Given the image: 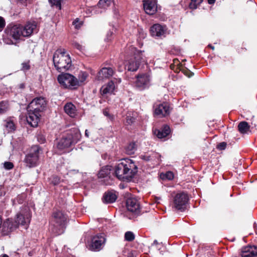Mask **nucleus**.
Wrapping results in <instances>:
<instances>
[{
  "instance_id": "nucleus-1",
  "label": "nucleus",
  "mask_w": 257,
  "mask_h": 257,
  "mask_svg": "<svg viewBox=\"0 0 257 257\" xmlns=\"http://www.w3.org/2000/svg\"><path fill=\"white\" fill-rule=\"evenodd\" d=\"M31 217L29 209L25 207L24 210L17 215V220L12 218L6 219L2 226V232L4 235H8L16 229L19 225L27 228Z\"/></svg>"
},
{
  "instance_id": "nucleus-2",
  "label": "nucleus",
  "mask_w": 257,
  "mask_h": 257,
  "mask_svg": "<svg viewBox=\"0 0 257 257\" xmlns=\"http://www.w3.org/2000/svg\"><path fill=\"white\" fill-rule=\"evenodd\" d=\"M38 31L36 22H28L24 26L20 24H11L5 30L6 34L17 40L21 37H30L33 33Z\"/></svg>"
},
{
  "instance_id": "nucleus-3",
  "label": "nucleus",
  "mask_w": 257,
  "mask_h": 257,
  "mask_svg": "<svg viewBox=\"0 0 257 257\" xmlns=\"http://www.w3.org/2000/svg\"><path fill=\"white\" fill-rule=\"evenodd\" d=\"M137 172V166L133 160L128 159L121 160L115 167V175L120 180H131Z\"/></svg>"
},
{
  "instance_id": "nucleus-4",
  "label": "nucleus",
  "mask_w": 257,
  "mask_h": 257,
  "mask_svg": "<svg viewBox=\"0 0 257 257\" xmlns=\"http://www.w3.org/2000/svg\"><path fill=\"white\" fill-rule=\"evenodd\" d=\"M53 60L55 67L59 72L67 71L71 66V58L63 49L56 51L53 55Z\"/></svg>"
},
{
  "instance_id": "nucleus-5",
  "label": "nucleus",
  "mask_w": 257,
  "mask_h": 257,
  "mask_svg": "<svg viewBox=\"0 0 257 257\" xmlns=\"http://www.w3.org/2000/svg\"><path fill=\"white\" fill-rule=\"evenodd\" d=\"M67 216L61 211L53 212L50 222L52 231L56 235L64 232L67 223Z\"/></svg>"
},
{
  "instance_id": "nucleus-6",
  "label": "nucleus",
  "mask_w": 257,
  "mask_h": 257,
  "mask_svg": "<svg viewBox=\"0 0 257 257\" xmlns=\"http://www.w3.org/2000/svg\"><path fill=\"white\" fill-rule=\"evenodd\" d=\"M81 137L79 130L77 128H73L67 132L66 136H63L59 141L57 147L61 150L68 148L72 145L77 143L80 140Z\"/></svg>"
},
{
  "instance_id": "nucleus-7",
  "label": "nucleus",
  "mask_w": 257,
  "mask_h": 257,
  "mask_svg": "<svg viewBox=\"0 0 257 257\" xmlns=\"http://www.w3.org/2000/svg\"><path fill=\"white\" fill-rule=\"evenodd\" d=\"M130 51L132 57L128 60L125 66L128 71H135L138 69L141 63L147 61L146 58L143 56L142 51L137 50L134 47H131Z\"/></svg>"
},
{
  "instance_id": "nucleus-8",
  "label": "nucleus",
  "mask_w": 257,
  "mask_h": 257,
  "mask_svg": "<svg viewBox=\"0 0 257 257\" xmlns=\"http://www.w3.org/2000/svg\"><path fill=\"white\" fill-rule=\"evenodd\" d=\"M40 151V148L37 145L33 146L30 148L24 159L27 166L32 168L38 165Z\"/></svg>"
},
{
  "instance_id": "nucleus-9",
  "label": "nucleus",
  "mask_w": 257,
  "mask_h": 257,
  "mask_svg": "<svg viewBox=\"0 0 257 257\" xmlns=\"http://www.w3.org/2000/svg\"><path fill=\"white\" fill-rule=\"evenodd\" d=\"M189 199V196L186 192H180L177 193L173 198L172 208L181 211H184Z\"/></svg>"
},
{
  "instance_id": "nucleus-10",
  "label": "nucleus",
  "mask_w": 257,
  "mask_h": 257,
  "mask_svg": "<svg viewBox=\"0 0 257 257\" xmlns=\"http://www.w3.org/2000/svg\"><path fill=\"white\" fill-rule=\"evenodd\" d=\"M57 79L59 83L65 88L75 89L78 86L77 79L70 74L64 73L59 75Z\"/></svg>"
},
{
  "instance_id": "nucleus-11",
  "label": "nucleus",
  "mask_w": 257,
  "mask_h": 257,
  "mask_svg": "<svg viewBox=\"0 0 257 257\" xmlns=\"http://www.w3.org/2000/svg\"><path fill=\"white\" fill-rule=\"evenodd\" d=\"M46 104L47 102L45 98L38 97L32 100L28 105V108L29 110L40 113L45 109Z\"/></svg>"
},
{
  "instance_id": "nucleus-12",
  "label": "nucleus",
  "mask_w": 257,
  "mask_h": 257,
  "mask_svg": "<svg viewBox=\"0 0 257 257\" xmlns=\"http://www.w3.org/2000/svg\"><path fill=\"white\" fill-rule=\"evenodd\" d=\"M151 85V77L148 74H142L137 77L135 86L139 90L148 88Z\"/></svg>"
},
{
  "instance_id": "nucleus-13",
  "label": "nucleus",
  "mask_w": 257,
  "mask_h": 257,
  "mask_svg": "<svg viewBox=\"0 0 257 257\" xmlns=\"http://www.w3.org/2000/svg\"><path fill=\"white\" fill-rule=\"evenodd\" d=\"M105 242V238L102 234L94 236L90 245V249L92 251H99L102 249Z\"/></svg>"
},
{
  "instance_id": "nucleus-14",
  "label": "nucleus",
  "mask_w": 257,
  "mask_h": 257,
  "mask_svg": "<svg viewBox=\"0 0 257 257\" xmlns=\"http://www.w3.org/2000/svg\"><path fill=\"white\" fill-rule=\"evenodd\" d=\"M154 107L155 114L160 117L167 116L170 112V107L167 103H156Z\"/></svg>"
},
{
  "instance_id": "nucleus-15",
  "label": "nucleus",
  "mask_w": 257,
  "mask_h": 257,
  "mask_svg": "<svg viewBox=\"0 0 257 257\" xmlns=\"http://www.w3.org/2000/svg\"><path fill=\"white\" fill-rule=\"evenodd\" d=\"M120 82V78H114L113 80L108 82L107 84L101 87L100 90L101 94L103 95L111 94L113 93L115 88V85Z\"/></svg>"
},
{
  "instance_id": "nucleus-16",
  "label": "nucleus",
  "mask_w": 257,
  "mask_h": 257,
  "mask_svg": "<svg viewBox=\"0 0 257 257\" xmlns=\"http://www.w3.org/2000/svg\"><path fill=\"white\" fill-rule=\"evenodd\" d=\"M143 6L145 12L148 15H154L158 10L156 0H144Z\"/></svg>"
},
{
  "instance_id": "nucleus-17",
  "label": "nucleus",
  "mask_w": 257,
  "mask_h": 257,
  "mask_svg": "<svg viewBox=\"0 0 257 257\" xmlns=\"http://www.w3.org/2000/svg\"><path fill=\"white\" fill-rule=\"evenodd\" d=\"M167 28L164 25L159 24H154L151 27L150 32L153 37H164L166 33Z\"/></svg>"
},
{
  "instance_id": "nucleus-18",
  "label": "nucleus",
  "mask_w": 257,
  "mask_h": 257,
  "mask_svg": "<svg viewBox=\"0 0 257 257\" xmlns=\"http://www.w3.org/2000/svg\"><path fill=\"white\" fill-rule=\"evenodd\" d=\"M28 109V115L26 119L28 123L33 127H36L38 126V122L40 121V114L39 112H36L35 111H33Z\"/></svg>"
},
{
  "instance_id": "nucleus-19",
  "label": "nucleus",
  "mask_w": 257,
  "mask_h": 257,
  "mask_svg": "<svg viewBox=\"0 0 257 257\" xmlns=\"http://www.w3.org/2000/svg\"><path fill=\"white\" fill-rule=\"evenodd\" d=\"M126 206L127 210L129 211L134 213L136 214H139L140 213V204L136 198H128L126 200Z\"/></svg>"
},
{
  "instance_id": "nucleus-20",
  "label": "nucleus",
  "mask_w": 257,
  "mask_h": 257,
  "mask_svg": "<svg viewBox=\"0 0 257 257\" xmlns=\"http://www.w3.org/2000/svg\"><path fill=\"white\" fill-rule=\"evenodd\" d=\"M240 255L241 257H256L257 246H247L242 248Z\"/></svg>"
},
{
  "instance_id": "nucleus-21",
  "label": "nucleus",
  "mask_w": 257,
  "mask_h": 257,
  "mask_svg": "<svg viewBox=\"0 0 257 257\" xmlns=\"http://www.w3.org/2000/svg\"><path fill=\"white\" fill-rule=\"evenodd\" d=\"M114 71L110 67H104L98 73L97 78L98 80L103 78H108L113 74Z\"/></svg>"
},
{
  "instance_id": "nucleus-22",
  "label": "nucleus",
  "mask_w": 257,
  "mask_h": 257,
  "mask_svg": "<svg viewBox=\"0 0 257 257\" xmlns=\"http://www.w3.org/2000/svg\"><path fill=\"white\" fill-rule=\"evenodd\" d=\"M64 109L66 113L71 117H75L77 115V109L75 106L71 102L67 103Z\"/></svg>"
},
{
  "instance_id": "nucleus-23",
  "label": "nucleus",
  "mask_w": 257,
  "mask_h": 257,
  "mask_svg": "<svg viewBox=\"0 0 257 257\" xmlns=\"http://www.w3.org/2000/svg\"><path fill=\"white\" fill-rule=\"evenodd\" d=\"M117 198L116 195L113 191L105 192L103 196L102 201L105 203H112L115 201Z\"/></svg>"
},
{
  "instance_id": "nucleus-24",
  "label": "nucleus",
  "mask_w": 257,
  "mask_h": 257,
  "mask_svg": "<svg viewBox=\"0 0 257 257\" xmlns=\"http://www.w3.org/2000/svg\"><path fill=\"white\" fill-rule=\"evenodd\" d=\"M155 134L159 139H163L168 136L170 133V128L168 125L164 126L161 130H157L154 132Z\"/></svg>"
},
{
  "instance_id": "nucleus-25",
  "label": "nucleus",
  "mask_w": 257,
  "mask_h": 257,
  "mask_svg": "<svg viewBox=\"0 0 257 257\" xmlns=\"http://www.w3.org/2000/svg\"><path fill=\"white\" fill-rule=\"evenodd\" d=\"M159 155L156 153H152L151 155L146 154L145 155H142L140 158L146 161H156L157 163H159Z\"/></svg>"
},
{
  "instance_id": "nucleus-26",
  "label": "nucleus",
  "mask_w": 257,
  "mask_h": 257,
  "mask_svg": "<svg viewBox=\"0 0 257 257\" xmlns=\"http://www.w3.org/2000/svg\"><path fill=\"white\" fill-rule=\"evenodd\" d=\"M111 169L112 167L110 166L102 167L98 174V177L103 178L107 177L110 174Z\"/></svg>"
},
{
  "instance_id": "nucleus-27",
  "label": "nucleus",
  "mask_w": 257,
  "mask_h": 257,
  "mask_svg": "<svg viewBox=\"0 0 257 257\" xmlns=\"http://www.w3.org/2000/svg\"><path fill=\"white\" fill-rule=\"evenodd\" d=\"M250 126L246 121H241L238 125V131L241 134H245L249 131Z\"/></svg>"
},
{
  "instance_id": "nucleus-28",
  "label": "nucleus",
  "mask_w": 257,
  "mask_h": 257,
  "mask_svg": "<svg viewBox=\"0 0 257 257\" xmlns=\"http://www.w3.org/2000/svg\"><path fill=\"white\" fill-rule=\"evenodd\" d=\"M125 150L127 155H133L137 150V145L135 143H131L126 147Z\"/></svg>"
},
{
  "instance_id": "nucleus-29",
  "label": "nucleus",
  "mask_w": 257,
  "mask_h": 257,
  "mask_svg": "<svg viewBox=\"0 0 257 257\" xmlns=\"http://www.w3.org/2000/svg\"><path fill=\"white\" fill-rule=\"evenodd\" d=\"M88 74L86 72H80L78 75V86L85 82L88 77Z\"/></svg>"
},
{
  "instance_id": "nucleus-30",
  "label": "nucleus",
  "mask_w": 257,
  "mask_h": 257,
  "mask_svg": "<svg viewBox=\"0 0 257 257\" xmlns=\"http://www.w3.org/2000/svg\"><path fill=\"white\" fill-rule=\"evenodd\" d=\"M5 125L8 132H12L15 130V125L11 118H8L6 120Z\"/></svg>"
},
{
  "instance_id": "nucleus-31",
  "label": "nucleus",
  "mask_w": 257,
  "mask_h": 257,
  "mask_svg": "<svg viewBox=\"0 0 257 257\" xmlns=\"http://www.w3.org/2000/svg\"><path fill=\"white\" fill-rule=\"evenodd\" d=\"M113 3V0H99L98 6L101 8H106Z\"/></svg>"
},
{
  "instance_id": "nucleus-32",
  "label": "nucleus",
  "mask_w": 257,
  "mask_h": 257,
  "mask_svg": "<svg viewBox=\"0 0 257 257\" xmlns=\"http://www.w3.org/2000/svg\"><path fill=\"white\" fill-rule=\"evenodd\" d=\"M9 108V104L7 101H2L0 102V114L6 112Z\"/></svg>"
},
{
  "instance_id": "nucleus-33",
  "label": "nucleus",
  "mask_w": 257,
  "mask_h": 257,
  "mask_svg": "<svg viewBox=\"0 0 257 257\" xmlns=\"http://www.w3.org/2000/svg\"><path fill=\"white\" fill-rule=\"evenodd\" d=\"M135 121V117L133 114L128 113L126 117V124L131 125Z\"/></svg>"
},
{
  "instance_id": "nucleus-34",
  "label": "nucleus",
  "mask_w": 257,
  "mask_h": 257,
  "mask_svg": "<svg viewBox=\"0 0 257 257\" xmlns=\"http://www.w3.org/2000/svg\"><path fill=\"white\" fill-rule=\"evenodd\" d=\"M124 238L127 241H132L135 239V234L132 231H127L125 233Z\"/></svg>"
},
{
  "instance_id": "nucleus-35",
  "label": "nucleus",
  "mask_w": 257,
  "mask_h": 257,
  "mask_svg": "<svg viewBox=\"0 0 257 257\" xmlns=\"http://www.w3.org/2000/svg\"><path fill=\"white\" fill-rule=\"evenodd\" d=\"M202 1L203 0H191V3L189 5L190 9H196L198 6H199L201 3Z\"/></svg>"
},
{
  "instance_id": "nucleus-36",
  "label": "nucleus",
  "mask_w": 257,
  "mask_h": 257,
  "mask_svg": "<svg viewBox=\"0 0 257 257\" xmlns=\"http://www.w3.org/2000/svg\"><path fill=\"white\" fill-rule=\"evenodd\" d=\"M50 182L54 185H57L60 182V178L57 176H52L50 178Z\"/></svg>"
},
{
  "instance_id": "nucleus-37",
  "label": "nucleus",
  "mask_w": 257,
  "mask_h": 257,
  "mask_svg": "<svg viewBox=\"0 0 257 257\" xmlns=\"http://www.w3.org/2000/svg\"><path fill=\"white\" fill-rule=\"evenodd\" d=\"M103 114L106 116L110 120H112L114 119V116L113 115H111L109 112V110L108 108H105L103 110Z\"/></svg>"
},
{
  "instance_id": "nucleus-38",
  "label": "nucleus",
  "mask_w": 257,
  "mask_h": 257,
  "mask_svg": "<svg viewBox=\"0 0 257 257\" xmlns=\"http://www.w3.org/2000/svg\"><path fill=\"white\" fill-rule=\"evenodd\" d=\"M82 22L79 21V19L78 18L76 19L73 22V25L77 29H79L82 26Z\"/></svg>"
},
{
  "instance_id": "nucleus-39",
  "label": "nucleus",
  "mask_w": 257,
  "mask_h": 257,
  "mask_svg": "<svg viewBox=\"0 0 257 257\" xmlns=\"http://www.w3.org/2000/svg\"><path fill=\"white\" fill-rule=\"evenodd\" d=\"M4 167L7 170H11L14 167L13 164L10 162H6L4 164Z\"/></svg>"
},
{
  "instance_id": "nucleus-40",
  "label": "nucleus",
  "mask_w": 257,
  "mask_h": 257,
  "mask_svg": "<svg viewBox=\"0 0 257 257\" xmlns=\"http://www.w3.org/2000/svg\"><path fill=\"white\" fill-rule=\"evenodd\" d=\"M22 70L23 71H27L30 68V66L29 64V61L24 62L22 63Z\"/></svg>"
},
{
  "instance_id": "nucleus-41",
  "label": "nucleus",
  "mask_w": 257,
  "mask_h": 257,
  "mask_svg": "<svg viewBox=\"0 0 257 257\" xmlns=\"http://www.w3.org/2000/svg\"><path fill=\"white\" fill-rule=\"evenodd\" d=\"M37 140L40 143L43 144L45 142V137L42 134H38L37 135Z\"/></svg>"
},
{
  "instance_id": "nucleus-42",
  "label": "nucleus",
  "mask_w": 257,
  "mask_h": 257,
  "mask_svg": "<svg viewBox=\"0 0 257 257\" xmlns=\"http://www.w3.org/2000/svg\"><path fill=\"white\" fill-rule=\"evenodd\" d=\"M6 25L5 19L0 16V32L4 28Z\"/></svg>"
},
{
  "instance_id": "nucleus-43",
  "label": "nucleus",
  "mask_w": 257,
  "mask_h": 257,
  "mask_svg": "<svg viewBox=\"0 0 257 257\" xmlns=\"http://www.w3.org/2000/svg\"><path fill=\"white\" fill-rule=\"evenodd\" d=\"M73 47L75 48H76L77 49L80 50V51H82L83 50V46L79 44L78 42H74L72 44Z\"/></svg>"
},
{
  "instance_id": "nucleus-44",
  "label": "nucleus",
  "mask_w": 257,
  "mask_h": 257,
  "mask_svg": "<svg viewBox=\"0 0 257 257\" xmlns=\"http://www.w3.org/2000/svg\"><path fill=\"white\" fill-rule=\"evenodd\" d=\"M226 144L224 142L221 143L217 145V148L220 150H223L225 149Z\"/></svg>"
},
{
  "instance_id": "nucleus-45",
  "label": "nucleus",
  "mask_w": 257,
  "mask_h": 257,
  "mask_svg": "<svg viewBox=\"0 0 257 257\" xmlns=\"http://www.w3.org/2000/svg\"><path fill=\"white\" fill-rule=\"evenodd\" d=\"M61 0H49V2L51 4L56 6L60 5V2Z\"/></svg>"
},
{
  "instance_id": "nucleus-46",
  "label": "nucleus",
  "mask_w": 257,
  "mask_h": 257,
  "mask_svg": "<svg viewBox=\"0 0 257 257\" xmlns=\"http://www.w3.org/2000/svg\"><path fill=\"white\" fill-rule=\"evenodd\" d=\"M166 176L169 180H171L174 177L173 173L171 172H167L166 174Z\"/></svg>"
},
{
  "instance_id": "nucleus-47",
  "label": "nucleus",
  "mask_w": 257,
  "mask_h": 257,
  "mask_svg": "<svg viewBox=\"0 0 257 257\" xmlns=\"http://www.w3.org/2000/svg\"><path fill=\"white\" fill-rule=\"evenodd\" d=\"M112 34H113V33L112 32H110V31L107 33V35H106V40L107 41H109L111 40V38L110 37L112 36Z\"/></svg>"
},
{
  "instance_id": "nucleus-48",
  "label": "nucleus",
  "mask_w": 257,
  "mask_h": 257,
  "mask_svg": "<svg viewBox=\"0 0 257 257\" xmlns=\"http://www.w3.org/2000/svg\"><path fill=\"white\" fill-rule=\"evenodd\" d=\"M4 42L5 43L7 44H13V42L12 40H8V41H7L6 39H4Z\"/></svg>"
},
{
  "instance_id": "nucleus-49",
  "label": "nucleus",
  "mask_w": 257,
  "mask_h": 257,
  "mask_svg": "<svg viewBox=\"0 0 257 257\" xmlns=\"http://www.w3.org/2000/svg\"><path fill=\"white\" fill-rule=\"evenodd\" d=\"M185 74L189 77H191L193 75V73L190 71H187V73H185Z\"/></svg>"
},
{
  "instance_id": "nucleus-50",
  "label": "nucleus",
  "mask_w": 257,
  "mask_h": 257,
  "mask_svg": "<svg viewBox=\"0 0 257 257\" xmlns=\"http://www.w3.org/2000/svg\"><path fill=\"white\" fill-rule=\"evenodd\" d=\"M209 4H213L215 3V0H207Z\"/></svg>"
},
{
  "instance_id": "nucleus-51",
  "label": "nucleus",
  "mask_w": 257,
  "mask_h": 257,
  "mask_svg": "<svg viewBox=\"0 0 257 257\" xmlns=\"http://www.w3.org/2000/svg\"><path fill=\"white\" fill-rule=\"evenodd\" d=\"M85 136L86 137H89V133H88V131L87 130H85Z\"/></svg>"
},
{
  "instance_id": "nucleus-52",
  "label": "nucleus",
  "mask_w": 257,
  "mask_h": 257,
  "mask_svg": "<svg viewBox=\"0 0 257 257\" xmlns=\"http://www.w3.org/2000/svg\"><path fill=\"white\" fill-rule=\"evenodd\" d=\"M158 244V242L157 241V240H155L153 243V245H157Z\"/></svg>"
},
{
  "instance_id": "nucleus-53",
  "label": "nucleus",
  "mask_w": 257,
  "mask_h": 257,
  "mask_svg": "<svg viewBox=\"0 0 257 257\" xmlns=\"http://www.w3.org/2000/svg\"><path fill=\"white\" fill-rule=\"evenodd\" d=\"M2 218L0 216V228H2Z\"/></svg>"
},
{
  "instance_id": "nucleus-54",
  "label": "nucleus",
  "mask_w": 257,
  "mask_h": 257,
  "mask_svg": "<svg viewBox=\"0 0 257 257\" xmlns=\"http://www.w3.org/2000/svg\"><path fill=\"white\" fill-rule=\"evenodd\" d=\"M1 257H9V256L6 254H3Z\"/></svg>"
},
{
  "instance_id": "nucleus-55",
  "label": "nucleus",
  "mask_w": 257,
  "mask_h": 257,
  "mask_svg": "<svg viewBox=\"0 0 257 257\" xmlns=\"http://www.w3.org/2000/svg\"><path fill=\"white\" fill-rule=\"evenodd\" d=\"M24 85L23 84H21V85H20L21 88H24Z\"/></svg>"
},
{
  "instance_id": "nucleus-56",
  "label": "nucleus",
  "mask_w": 257,
  "mask_h": 257,
  "mask_svg": "<svg viewBox=\"0 0 257 257\" xmlns=\"http://www.w3.org/2000/svg\"><path fill=\"white\" fill-rule=\"evenodd\" d=\"M208 46L210 47L211 49H214V47H213L211 45H208Z\"/></svg>"
}]
</instances>
